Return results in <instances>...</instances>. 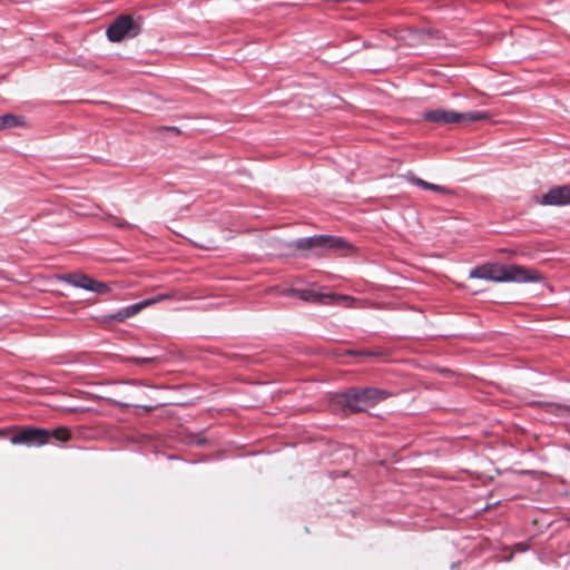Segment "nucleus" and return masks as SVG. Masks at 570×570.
<instances>
[{
	"label": "nucleus",
	"instance_id": "obj_7",
	"mask_svg": "<svg viewBox=\"0 0 570 570\" xmlns=\"http://www.w3.org/2000/svg\"><path fill=\"white\" fill-rule=\"evenodd\" d=\"M66 281L77 287L98 294H106L109 292V286L106 283L98 282L83 274H69L66 276Z\"/></svg>",
	"mask_w": 570,
	"mask_h": 570
},
{
	"label": "nucleus",
	"instance_id": "obj_17",
	"mask_svg": "<svg viewBox=\"0 0 570 570\" xmlns=\"http://www.w3.org/2000/svg\"><path fill=\"white\" fill-rule=\"evenodd\" d=\"M155 360L156 358H154V357H134V358H129L130 362H134L137 365H142V364L151 363Z\"/></svg>",
	"mask_w": 570,
	"mask_h": 570
},
{
	"label": "nucleus",
	"instance_id": "obj_9",
	"mask_svg": "<svg viewBox=\"0 0 570 570\" xmlns=\"http://www.w3.org/2000/svg\"><path fill=\"white\" fill-rule=\"evenodd\" d=\"M542 205L564 206L570 204V185L551 188L542 196Z\"/></svg>",
	"mask_w": 570,
	"mask_h": 570
},
{
	"label": "nucleus",
	"instance_id": "obj_1",
	"mask_svg": "<svg viewBox=\"0 0 570 570\" xmlns=\"http://www.w3.org/2000/svg\"><path fill=\"white\" fill-rule=\"evenodd\" d=\"M389 395L385 390L375 387H353L342 394V403L352 412H362L387 399Z\"/></svg>",
	"mask_w": 570,
	"mask_h": 570
},
{
	"label": "nucleus",
	"instance_id": "obj_6",
	"mask_svg": "<svg viewBox=\"0 0 570 570\" xmlns=\"http://www.w3.org/2000/svg\"><path fill=\"white\" fill-rule=\"evenodd\" d=\"M503 282L533 283L542 279L541 274L533 268L520 265L503 266Z\"/></svg>",
	"mask_w": 570,
	"mask_h": 570
},
{
	"label": "nucleus",
	"instance_id": "obj_8",
	"mask_svg": "<svg viewBox=\"0 0 570 570\" xmlns=\"http://www.w3.org/2000/svg\"><path fill=\"white\" fill-rule=\"evenodd\" d=\"M295 293L303 301L316 302L321 304H340L343 301L351 299L348 296L337 295L334 293L323 294L312 289H296Z\"/></svg>",
	"mask_w": 570,
	"mask_h": 570
},
{
	"label": "nucleus",
	"instance_id": "obj_20",
	"mask_svg": "<svg viewBox=\"0 0 570 570\" xmlns=\"http://www.w3.org/2000/svg\"><path fill=\"white\" fill-rule=\"evenodd\" d=\"M142 407L146 410V411H153L156 406L154 405H142Z\"/></svg>",
	"mask_w": 570,
	"mask_h": 570
},
{
	"label": "nucleus",
	"instance_id": "obj_22",
	"mask_svg": "<svg viewBox=\"0 0 570 570\" xmlns=\"http://www.w3.org/2000/svg\"><path fill=\"white\" fill-rule=\"evenodd\" d=\"M120 405L122 406H129L130 404L129 403H119Z\"/></svg>",
	"mask_w": 570,
	"mask_h": 570
},
{
	"label": "nucleus",
	"instance_id": "obj_16",
	"mask_svg": "<svg viewBox=\"0 0 570 570\" xmlns=\"http://www.w3.org/2000/svg\"><path fill=\"white\" fill-rule=\"evenodd\" d=\"M107 320L109 321H116V322H124L125 320H127V317H125V311L124 308L118 311L117 313H114V314H110L108 316H106Z\"/></svg>",
	"mask_w": 570,
	"mask_h": 570
},
{
	"label": "nucleus",
	"instance_id": "obj_11",
	"mask_svg": "<svg viewBox=\"0 0 570 570\" xmlns=\"http://www.w3.org/2000/svg\"><path fill=\"white\" fill-rule=\"evenodd\" d=\"M405 178L411 184H413V185H415V186H417V187H420L422 189H425V190H431V191H434V193H440V194H445V195L453 194V191L450 188H448L445 186L428 183V181L423 180L422 178L413 175L412 173H409L405 176Z\"/></svg>",
	"mask_w": 570,
	"mask_h": 570
},
{
	"label": "nucleus",
	"instance_id": "obj_4",
	"mask_svg": "<svg viewBox=\"0 0 570 570\" xmlns=\"http://www.w3.org/2000/svg\"><path fill=\"white\" fill-rule=\"evenodd\" d=\"M141 31L140 20L131 16L121 14L107 29V37L112 42H120L126 37L134 38Z\"/></svg>",
	"mask_w": 570,
	"mask_h": 570
},
{
	"label": "nucleus",
	"instance_id": "obj_2",
	"mask_svg": "<svg viewBox=\"0 0 570 570\" xmlns=\"http://www.w3.org/2000/svg\"><path fill=\"white\" fill-rule=\"evenodd\" d=\"M423 119L441 126L451 124L468 125L471 122L490 119V115L480 110L458 112L454 110L439 108L424 112Z\"/></svg>",
	"mask_w": 570,
	"mask_h": 570
},
{
	"label": "nucleus",
	"instance_id": "obj_19",
	"mask_svg": "<svg viewBox=\"0 0 570 570\" xmlns=\"http://www.w3.org/2000/svg\"><path fill=\"white\" fill-rule=\"evenodd\" d=\"M10 432H12L11 429H0V438L7 436Z\"/></svg>",
	"mask_w": 570,
	"mask_h": 570
},
{
	"label": "nucleus",
	"instance_id": "obj_5",
	"mask_svg": "<svg viewBox=\"0 0 570 570\" xmlns=\"http://www.w3.org/2000/svg\"><path fill=\"white\" fill-rule=\"evenodd\" d=\"M51 439L50 431L42 428H24L13 432L10 442L14 445L41 446Z\"/></svg>",
	"mask_w": 570,
	"mask_h": 570
},
{
	"label": "nucleus",
	"instance_id": "obj_10",
	"mask_svg": "<svg viewBox=\"0 0 570 570\" xmlns=\"http://www.w3.org/2000/svg\"><path fill=\"white\" fill-rule=\"evenodd\" d=\"M503 265L484 264L478 266L470 272L471 278L488 279L493 282H503Z\"/></svg>",
	"mask_w": 570,
	"mask_h": 570
},
{
	"label": "nucleus",
	"instance_id": "obj_3",
	"mask_svg": "<svg viewBox=\"0 0 570 570\" xmlns=\"http://www.w3.org/2000/svg\"><path fill=\"white\" fill-rule=\"evenodd\" d=\"M291 246L299 250L317 249L321 252L327 249L346 250L353 248L351 244L346 243L341 237L325 235L301 238L295 240Z\"/></svg>",
	"mask_w": 570,
	"mask_h": 570
},
{
	"label": "nucleus",
	"instance_id": "obj_21",
	"mask_svg": "<svg viewBox=\"0 0 570 570\" xmlns=\"http://www.w3.org/2000/svg\"><path fill=\"white\" fill-rule=\"evenodd\" d=\"M166 129H167V130H171V131H174V132H176V134H178V132H179V129H178L177 127H167Z\"/></svg>",
	"mask_w": 570,
	"mask_h": 570
},
{
	"label": "nucleus",
	"instance_id": "obj_18",
	"mask_svg": "<svg viewBox=\"0 0 570 570\" xmlns=\"http://www.w3.org/2000/svg\"><path fill=\"white\" fill-rule=\"evenodd\" d=\"M109 219L111 220V223L118 227H127L128 226V223L122 219V218H119V217H116V216H109Z\"/></svg>",
	"mask_w": 570,
	"mask_h": 570
},
{
	"label": "nucleus",
	"instance_id": "obj_13",
	"mask_svg": "<svg viewBox=\"0 0 570 570\" xmlns=\"http://www.w3.org/2000/svg\"><path fill=\"white\" fill-rule=\"evenodd\" d=\"M161 297L157 298V299H146L144 302H140V303H136V304H132L130 306H127L124 308L125 311V317L129 318L136 314H138L144 307L146 306H149L150 304H153L154 302H157L159 299H161Z\"/></svg>",
	"mask_w": 570,
	"mask_h": 570
},
{
	"label": "nucleus",
	"instance_id": "obj_15",
	"mask_svg": "<svg viewBox=\"0 0 570 570\" xmlns=\"http://www.w3.org/2000/svg\"><path fill=\"white\" fill-rule=\"evenodd\" d=\"M342 355H351V356H376L379 353H374L371 351H356V350H346L342 353Z\"/></svg>",
	"mask_w": 570,
	"mask_h": 570
},
{
	"label": "nucleus",
	"instance_id": "obj_12",
	"mask_svg": "<svg viewBox=\"0 0 570 570\" xmlns=\"http://www.w3.org/2000/svg\"><path fill=\"white\" fill-rule=\"evenodd\" d=\"M24 126V119L21 116L7 114L3 116H0V130L7 129V128H14Z\"/></svg>",
	"mask_w": 570,
	"mask_h": 570
},
{
	"label": "nucleus",
	"instance_id": "obj_14",
	"mask_svg": "<svg viewBox=\"0 0 570 570\" xmlns=\"http://www.w3.org/2000/svg\"><path fill=\"white\" fill-rule=\"evenodd\" d=\"M51 438H55L56 440L60 442H67L71 439V433L67 428H57L52 431H50Z\"/></svg>",
	"mask_w": 570,
	"mask_h": 570
}]
</instances>
